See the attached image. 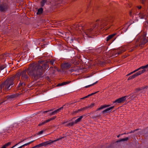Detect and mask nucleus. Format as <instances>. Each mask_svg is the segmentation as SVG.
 <instances>
[{"instance_id": "423d86ee", "label": "nucleus", "mask_w": 148, "mask_h": 148, "mask_svg": "<svg viewBox=\"0 0 148 148\" xmlns=\"http://www.w3.org/2000/svg\"><path fill=\"white\" fill-rule=\"evenodd\" d=\"M96 21H99V25L98 26L100 28H102V27H104L108 23V21L106 20H103L100 21L97 20Z\"/></svg>"}, {"instance_id": "ea45409f", "label": "nucleus", "mask_w": 148, "mask_h": 148, "mask_svg": "<svg viewBox=\"0 0 148 148\" xmlns=\"http://www.w3.org/2000/svg\"><path fill=\"white\" fill-rule=\"evenodd\" d=\"M101 116L100 114H99V115H97L96 116H93L92 117V119H94L95 118H96L97 117H99Z\"/></svg>"}, {"instance_id": "2eb2a0df", "label": "nucleus", "mask_w": 148, "mask_h": 148, "mask_svg": "<svg viewBox=\"0 0 148 148\" xmlns=\"http://www.w3.org/2000/svg\"><path fill=\"white\" fill-rule=\"evenodd\" d=\"M25 81H22L21 80H20V83L17 87V88H19L21 87L23 88L25 86V84L24 82Z\"/></svg>"}, {"instance_id": "4468645a", "label": "nucleus", "mask_w": 148, "mask_h": 148, "mask_svg": "<svg viewBox=\"0 0 148 148\" xmlns=\"http://www.w3.org/2000/svg\"><path fill=\"white\" fill-rule=\"evenodd\" d=\"M8 8V6L6 4H1L0 5V11L4 12Z\"/></svg>"}, {"instance_id": "58836bf2", "label": "nucleus", "mask_w": 148, "mask_h": 148, "mask_svg": "<svg viewBox=\"0 0 148 148\" xmlns=\"http://www.w3.org/2000/svg\"><path fill=\"white\" fill-rule=\"evenodd\" d=\"M34 140H33V141H31L30 142H29L27 143L26 144H25L24 145H23V146L24 147L25 146H27L28 145H29V144H30L31 143H33V142H34Z\"/></svg>"}, {"instance_id": "c756f323", "label": "nucleus", "mask_w": 148, "mask_h": 148, "mask_svg": "<svg viewBox=\"0 0 148 148\" xmlns=\"http://www.w3.org/2000/svg\"><path fill=\"white\" fill-rule=\"evenodd\" d=\"M75 123L74 122H70L69 123H67L65 125L66 126H73L74 124H75Z\"/></svg>"}, {"instance_id": "aec40b11", "label": "nucleus", "mask_w": 148, "mask_h": 148, "mask_svg": "<svg viewBox=\"0 0 148 148\" xmlns=\"http://www.w3.org/2000/svg\"><path fill=\"white\" fill-rule=\"evenodd\" d=\"M134 38V37L131 34L128 35L126 37V40H131V41Z\"/></svg>"}, {"instance_id": "de8ad7c7", "label": "nucleus", "mask_w": 148, "mask_h": 148, "mask_svg": "<svg viewBox=\"0 0 148 148\" xmlns=\"http://www.w3.org/2000/svg\"><path fill=\"white\" fill-rule=\"evenodd\" d=\"M90 96H88V95L87 96H85V97H83V98H81V99H84L85 98H87V97H89Z\"/></svg>"}, {"instance_id": "6e6552de", "label": "nucleus", "mask_w": 148, "mask_h": 148, "mask_svg": "<svg viewBox=\"0 0 148 148\" xmlns=\"http://www.w3.org/2000/svg\"><path fill=\"white\" fill-rule=\"evenodd\" d=\"M5 81L2 83L1 85L0 86V93L1 92V89L2 88H3L4 90H8L11 89V88L10 87H9V88H7L8 86H7L6 85Z\"/></svg>"}, {"instance_id": "9b49d317", "label": "nucleus", "mask_w": 148, "mask_h": 148, "mask_svg": "<svg viewBox=\"0 0 148 148\" xmlns=\"http://www.w3.org/2000/svg\"><path fill=\"white\" fill-rule=\"evenodd\" d=\"M71 64L68 62H65L61 65V66L62 68L66 69H69L71 66Z\"/></svg>"}, {"instance_id": "4c0bfd02", "label": "nucleus", "mask_w": 148, "mask_h": 148, "mask_svg": "<svg viewBox=\"0 0 148 148\" xmlns=\"http://www.w3.org/2000/svg\"><path fill=\"white\" fill-rule=\"evenodd\" d=\"M11 144V143L9 142L7 144H6L5 145L3 146V147H5V148H6V147L10 145Z\"/></svg>"}, {"instance_id": "4be33fe9", "label": "nucleus", "mask_w": 148, "mask_h": 148, "mask_svg": "<svg viewBox=\"0 0 148 148\" xmlns=\"http://www.w3.org/2000/svg\"><path fill=\"white\" fill-rule=\"evenodd\" d=\"M110 106V105H104L103 106H101L100 107L98 108L97 109L96 111L100 110L102 109H103L104 108H106L108 107L109 106Z\"/></svg>"}, {"instance_id": "774afa93", "label": "nucleus", "mask_w": 148, "mask_h": 148, "mask_svg": "<svg viewBox=\"0 0 148 148\" xmlns=\"http://www.w3.org/2000/svg\"><path fill=\"white\" fill-rule=\"evenodd\" d=\"M1 148H5V147H3V146Z\"/></svg>"}, {"instance_id": "4d7b16f0", "label": "nucleus", "mask_w": 148, "mask_h": 148, "mask_svg": "<svg viewBox=\"0 0 148 148\" xmlns=\"http://www.w3.org/2000/svg\"><path fill=\"white\" fill-rule=\"evenodd\" d=\"M78 110V112L79 111H82V108H81L80 109H79Z\"/></svg>"}, {"instance_id": "0eeeda50", "label": "nucleus", "mask_w": 148, "mask_h": 148, "mask_svg": "<svg viewBox=\"0 0 148 148\" xmlns=\"http://www.w3.org/2000/svg\"><path fill=\"white\" fill-rule=\"evenodd\" d=\"M64 137H62L61 138H58L57 139H56V140H50L49 141H46L45 142H44L43 143H42V145H43V146H46L47 145H51L52 143H53V142H55L56 141H58L60 140H61L62 139V138H63Z\"/></svg>"}, {"instance_id": "a211bd4d", "label": "nucleus", "mask_w": 148, "mask_h": 148, "mask_svg": "<svg viewBox=\"0 0 148 148\" xmlns=\"http://www.w3.org/2000/svg\"><path fill=\"white\" fill-rule=\"evenodd\" d=\"M136 14L138 15L140 18L141 19L144 18L145 15V14L142 12H140L139 13Z\"/></svg>"}, {"instance_id": "5fc2aeb1", "label": "nucleus", "mask_w": 148, "mask_h": 148, "mask_svg": "<svg viewBox=\"0 0 148 148\" xmlns=\"http://www.w3.org/2000/svg\"><path fill=\"white\" fill-rule=\"evenodd\" d=\"M129 134V132H127V133H126V132H125L124 134H121V135H123V134Z\"/></svg>"}, {"instance_id": "f257e3e1", "label": "nucleus", "mask_w": 148, "mask_h": 148, "mask_svg": "<svg viewBox=\"0 0 148 148\" xmlns=\"http://www.w3.org/2000/svg\"><path fill=\"white\" fill-rule=\"evenodd\" d=\"M21 80L22 81L28 80V75L34 80H37L42 76L43 71L42 67L39 64L33 63L30 64L27 70L25 69L21 72Z\"/></svg>"}, {"instance_id": "f704fd0d", "label": "nucleus", "mask_w": 148, "mask_h": 148, "mask_svg": "<svg viewBox=\"0 0 148 148\" xmlns=\"http://www.w3.org/2000/svg\"><path fill=\"white\" fill-rule=\"evenodd\" d=\"M56 118V116H53V117H52L51 118H50L49 119H48L47 120V121L48 122L50 121H51V120H53L54 119H55Z\"/></svg>"}, {"instance_id": "79ce46f5", "label": "nucleus", "mask_w": 148, "mask_h": 148, "mask_svg": "<svg viewBox=\"0 0 148 148\" xmlns=\"http://www.w3.org/2000/svg\"><path fill=\"white\" fill-rule=\"evenodd\" d=\"M53 110L52 109H51V110H47V111H44L43 112V113H47L48 112H49V111H52Z\"/></svg>"}, {"instance_id": "13d9d810", "label": "nucleus", "mask_w": 148, "mask_h": 148, "mask_svg": "<svg viewBox=\"0 0 148 148\" xmlns=\"http://www.w3.org/2000/svg\"><path fill=\"white\" fill-rule=\"evenodd\" d=\"M23 147L24 146H23V145L19 147H18V148H21Z\"/></svg>"}, {"instance_id": "c85d7f7f", "label": "nucleus", "mask_w": 148, "mask_h": 148, "mask_svg": "<svg viewBox=\"0 0 148 148\" xmlns=\"http://www.w3.org/2000/svg\"><path fill=\"white\" fill-rule=\"evenodd\" d=\"M128 140V137H126L125 138L121 139L120 140H118L116 141V142H120L122 141H127Z\"/></svg>"}, {"instance_id": "bf43d9fd", "label": "nucleus", "mask_w": 148, "mask_h": 148, "mask_svg": "<svg viewBox=\"0 0 148 148\" xmlns=\"http://www.w3.org/2000/svg\"><path fill=\"white\" fill-rule=\"evenodd\" d=\"M66 82V84H67L71 82L68 81V82Z\"/></svg>"}, {"instance_id": "69168bd1", "label": "nucleus", "mask_w": 148, "mask_h": 148, "mask_svg": "<svg viewBox=\"0 0 148 148\" xmlns=\"http://www.w3.org/2000/svg\"><path fill=\"white\" fill-rule=\"evenodd\" d=\"M130 75V74L129 73L128 74H127V76H128Z\"/></svg>"}, {"instance_id": "20e7f679", "label": "nucleus", "mask_w": 148, "mask_h": 148, "mask_svg": "<svg viewBox=\"0 0 148 148\" xmlns=\"http://www.w3.org/2000/svg\"><path fill=\"white\" fill-rule=\"evenodd\" d=\"M96 27V25H93L92 28L84 27L82 30L84 34H83V36H84L85 35L87 37L89 38L91 37L95 32L94 29Z\"/></svg>"}, {"instance_id": "72a5a7b5", "label": "nucleus", "mask_w": 148, "mask_h": 148, "mask_svg": "<svg viewBox=\"0 0 148 148\" xmlns=\"http://www.w3.org/2000/svg\"><path fill=\"white\" fill-rule=\"evenodd\" d=\"M95 105V104L94 103H93L88 106H87V107H88V108H92Z\"/></svg>"}, {"instance_id": "09e8293b", "label": "nucleus", "mask_w": 148, "mask_h": 148, "mask_svg": "<svg viewBox=\"0 0 148 148\" xmlns=\"http://www.w3.org/2000/svg\"><path fill=\"white\" fill-rule=\"evenodd\" d=\"M137 7L138 9H140L142 8V7L141 6H137Z\"/></svg>"}, {"instance_id": "8fccbe9b", "label": "nucleus", "mask_w": 148, "mask_h": 148, "mask_svg": "<svg viewBox=\"0 0 148 148\" xmlns=\"http://www.w3.org/2000/svg\"><path fill=\"white\" fill-rule=\"evenodd\" d=\"M135 131V130H134L133 131H132L131 132H129V134L131 133H134Z\"/></svg>"}, {"instance_id": "a878e982", "label": "nucleus", "mask_w": 148, "mask_h": 148, "mask_svg": "<svg viewBox=\"0 0 148 148\" xmlns=\"http://www.w3.org/2000/svg\"><path fill=\"white\" fill-rule=\"evenodd\" d=\"M64 106V105L63 106L61 107L60 108L58 109L57 110H56L53 112H53V114L54 115V114H57V113H58L60 110H62V109L63 108V106Z\"/></svg>"}, {"instance_id": "1a4fd4ad", "label": "nucleus", "mask_w": 148, "mask_h": 148, "mask_svg": "<svg viewBox=\"0 0 148 148\" xmlns=\"http://www.w3.org/2000/svg\"><path fill=\"white\" fill-rule=\"evenodd\" d=\"M18 96L17 94H13L7 96L6 98L9 101H12L16 98Z\"/></svg>"}, {"instance_id": "0e129e2a", "label": "nucleus", "mask_w": 148, "mask_h": 148, "mask_svg": "<svg viewBox=\"0 0 148 148\" xmlns=\"http://www.w3.org/2000/svg\"><path fill=\"white\" fill-rule=\"evenodd\" d=\"M121 135V134H119L117 136V137L118 138H119L120 136Z\"/></svg>"}, {"instance_id": "9d476101", "label": "nucleus", "mask_w": 148, "mask_h": 148, "mask_svg": "<svg viewBox=\"0 0 148 148\" xmlns=\"http://www.w3.org/2000/svg\"><path fill=\"white\" fill-rule=\"evenodd\" d=\"M126 96H125L120 98L113 102V103L117 102L118 103H119L123 102L126 100Z\"/></svg>"}, {"instance_id": "a18cd8bd", "label": "nucleus", "mask_w": 148, "mask_h": 148, "mask_svg": "<svg viewBox=\"0 0 148 148\" xmlns=\"http://www.w3.org/2000/svg\"><path fill=\"white\" fill-rule=\"evenodd\" d=\"M82 110H85L86 109H88V107H87V106H86L85 107H84L83 108H82Z\"/></svg>"}, {"instance_id": "cd10ccee", "label": "nucleus", "mask_w": 148, "mask_h": 148, "mask_svg": "<svg viewBox=\"0 0 148 148\" xmlns=\"http://www.w3.org/2000/svg\"><path fill=\"white\" fill-rule=\"evenodd\" d=\"M47 0H42L40 2L41 6L43 7L44 6L45 4L47 2Z\"/></svg>"}, {"instance_id": "680f3d73", "label": "nucleus", "mask_w": 148, "mask_h": 148, "mask_svg": "<svg viewBox=\"0 0 148 148\" xmlns=\"http://www.w3.org/2000/svg\"><path fill=\"white\" fill-rule=\"evenodd\" d=\"M67 122H63V123H62V124H64L65 123H66Z\"/></svg>"}, {"instance_id": "37998d69", "label": "nucleus", "mask_w": 148, "mask_h": 148, "mask_svg": "<svg viewBox=\"0 0 148 148\" xmlns=\"http://www.w3.org/2000/svg\"><path fill=\"white\" fill-rule=\"evenodd\" d=\"M99 91H97V92H94V93H92L91 94H89L88 95V96H91L93 95H94L95 94H96V93H97Z\"/></svg>"}, {"instance_id": "7ed1b4c3", "label": "nucleus", "mask_w": 148, "mask_h": 148, "mask_svg": "<svg viewBox=\"0 0 148 148\" xmlns=\"http://www.w3.org/2000/svg\"><path fill=\"white\" fill-rule=\"evenodd\" d=\"M21 72H18L14 76L10 77V78L7 79L5 81V83L7 86H8L7 88H8L10 87L12 88L14 86V81L16 78L18 80H19L20 77H21Z\"/></svg>"}, {"instance_id": "473e14b6", "label": "nucleus", "mask_w": 148, "mask_h": 148, "mask_svg": "<svg viewBox=\"0 0 148 148\" xmlns=\"http://www.w3.org/2000/svg\"><path fill=\"white\" fill-rule=\"evenodd\" d=\"M66 84V82H64L61 83H60L58 84L57 86H59Z\"/></svg>"}, {"instance_id": "e433bc0d", "label": "nucleus", "mask_w": 148, "mask_h": 148, "mask_svg": "<svg viewBox=\"0 0 148 148\" xmlns=\"http://www.w3.org/2000/svg\"><path fill=\"white\" fill-rule=\"evenodd\" d=\"M97 81L96 82H95L91 84V85H88V86H86L85 87L86 88H88V87H89L92 86H93L94 85H95V84L96 83H97Z\"/></svg>"}, {"instance_id": "5701e85b", "label": "nucleus", "mask_w": 148, "mask_h": 148, "mask_svg": "<svg viewBox=\"0 0 148 148\" xmlns=\"http://www.w3.org/2000/svg\"><path fill=\"white\" fill-rule=\"evenodd\" d=\"M145 68H146V67H145V66H142L141 67L137 69L134 70L133 71L131 72L130 73V75H131V74H133V73L136 72L137 71H138V70H140L141 69H144Z\"/></svg>"}, {"instance_id": "f3484780", "label": "nucleus", "mask_w": 148, "mask_h": 148, "mask_svg": "<svg viewBox=\"0 0 148 148\" xmlns=\"http://www.w3.org/2000/svg\"><path fill=\"white\" fill-rule=\"evenodd\" d=\"M114 106H112L106 110H103L102 112V113L103 114H104L105 113H108V112H111V110L114 108Z\"/></svg>"}, {"instance_id": "b1692460", "label": "nucleus", "mask_w": 148, "mask_h": 148, "mask_svg": "<svg viewBox=\"0 0 148 148\" xmlns=\"http://www.w3.org/2000/svg\"><path fill=\"white\" fill-rule=\"evenodd\" d=\"M145 88V87H141V88H138L135 89V92H134V94H137L140 90L144 89Z\"/></svg>"}, {"instance_id": "49530a36", "label": "nucleus", "mask_w": 148, "mask_h": 148, "mask_svg": "<svg viewBox=\"0 0 148 148\" xmlns=\"http://www.w3.org/2000/svg\"><path fill=\"white\" fill-rule=\"evenodd\" d=\"M43 132V131H41L38 133V134H42Z\"/></svg>"}, {"instance_id": "dca6fc26", "label": "nucleus", "mask_w": 148, "mask_h": 148, "mask_svg": "<svg viewBox=\"0 0 148 148\" xmlns=\"http://www.w3.org/2000/svg\"><path fill=\"white\" fill-rule=\"evenodd\" d=\"M46 63L44 64H43L42 65L43 66H41L42 67V69H43V67L44 68V69H46L47 68V69L49 67V65L48 64V62H47V60L46 61ZM36 63L39 64V65L40 66L39 64L40 63L39 62H38V63ZM42 71H43V74L44 73V72L45 71L43 70V69H42Z\"/></svg>"}, {"instance_id": "7c9ffc66", "label": "nucleus", "mask_w": 148, "mask_h": 148, "mask_svg": "<svg viewBox=\"0 0 148 148\" xmlns=\"http://www.w3.org/2000/svg\"><path fill=\"white\" fill-rule=\"evenodd\" d=\"M6 67V66L5 65L0 66V72L1 71L4 70Z\"/></svg>"}, {"instance_id": "412c9836", "label": "nucleus", "mask_w": 148, "mask_h": 148, "mask_svg": "<svg viewBox=\"0 0 148 148\" xmlns=\"http://www.w3.org/2000/svg\"><path fill=\"white\" fill-rule=\"evenodd\" d=\"M116 33H114L111 35H109L107 38L106 41H109L110 39L112 38L114 36L116 35Z\"/></svg>"}, {"instance_id": "338daca9", "label": "nucleus", "mask_w": 148, "mask_h": 148, "mask_svg": "<svg viewBox=\"0 0 148 148\" xmlns=\"http://www.w3.org/2000/svg\"><path fill=\"white\" fill-rule=\"evenodd\" d=\"M145 23H147V24H148V22H147V21H146L145 22Z\"/></svg>"}, {"instance_id": "ddd939ff", "label": "nucleus", "mask_w": 148, "mask_h": 148, "mask_svg": "<svg viewBox=\"0 0 148 148\" xmlns=\"http://www.w3.org/2000/svg\"><path fill=\"white\" fill-rule=\"evenodd\" d=\"M117 50V54L115 55L114 56H116V55H119L120 54L122 53L125 51L126 50V49L123 47H121L119 48Z\"/></svg>"}, {"instance_id": "c03bdc74", "label": "nucleus", "mask_w": 148, "mask_h": 148, "mask_svg": "<svg viewBox=\"0 0 148 148\" xmlns=\"http://www.w3.org/2000/svg\"><path fill=\"white\" fill-rule=\"evenodd\" d=\"M78 112V110H77V111H74L73 112V114H75Z\"/></svg>"}, {"instance_id": "f03ea898", "label": "nucleus", "mask_w": 148, "mask_h": 148, "mask_svg": "<svg viewBox=\"0 0 148 148\" xmlns=\"http://www.w3.org/2000/svg\"><path fill=\"white\" fill-rule=\"evenodd\" d=\"M146 34L144 33L143 36L138 38L135 43V46L132 48L131 51H132L138 46L140 47H143L148 42V38H146Z\"/></svg>"}, {"instance_id": "bb28decb", "label": "nucleus", "mask_w": 148, "mask_h": 148, "mask_svg": "<svg viewBox=\"0 0 148 148\" xmlns=\"http://www.w3.org/2000/svg\"><path fill=\"white\" fill-rule=\"evenodd\" d=\"M83 116H80V117L78 118L77 119H76L75 121H74L75 123V124L77 123H78L83 118Z\"/></svg>"}, {"instance_id": "052dcab7", "label": "nucleus", "mask_w": 148, "mask_h": 148, "mask_svg": "<svg viewBox=\"0 0 148 148\" xmlns=\"http://www.w3.org/2000/svg\"><path fill=\"white\" fill-rule=\"evenodd\" d=\"M50 115H53V112H52L51 113H50V114H49Z\"/></svg>"}, {"instance_id": "f8f14e48", "label": "nucleus", "mask_w": 148, "mask_h": 148, "mask_svg": "<svg viewBox=\"0 0 148 148\" xmlns=\"http://www.w3.org/2000/svg\"><path fill=\"white\" fill-rule=\"evenodd\" d=\"M84 27V26H80L78 24L74 25L73 26L74 28H75L76 30H78L79 33H80V32H82L81 30L82 29V30Z\"/></svg>"}, {"instance_id": "3c124183", "label": "nucleus", "mask_w": 148, "mask_h": 148, "mask_svg": "<svg viewBox=\"0 0 148 148\" xmlns=\"http://www.w3.org/2000/svg\"><path fill=\"white\" fill-rule=\"evenodd\" d=\"M38 145H39V147L42 146L43 145L42 144V143L40 144H39Z\"/></svg>"}, {"instance_id": "2f4dec72", "label": "nucleus", "mask_w": 148, "mask_h": 148, "mask_svg": "<svg viewBox=\"0 0 148 148\" xmlns=\"http://www.w3.org/2000/svg\"><path fill=\"white\" fill-rule=\"evenodd\" d=\"M54 61V60H52L50 61H49V60H47V61L48 63L49 62L51 64L53 65V64Z\"/></svg>"}, {"instance_id": "6ab92c4d", "label": "nucleus", "mask_w": 148, "mask_h": 148, "mask_svg": "<svg viewBox=\"0 0 148 148\" xmlns=\"http://www.w3.org/2000/svg\"><path fill=\"white\" fill-rule=\"evenodd\" d=\"M105 47H101L97 49L96 51L97 53H99L102 51H104L105 50Z\"/></svg>"}, {"instance_id": "393cba45", "label": "nucleus", "mask_w": 148, "mask_h": 148, "mask_svg": "<svg viewBox=\"0 0 148 148\" xmlns=\"http://www.w3.org/2000/svg\"><path fill=\"white\" fill-rule=\"evenodd\" d=\"M43 11V9L41 8H39L38 10V11L36 13V14L37 15H40L42 13Z\"/></svg>"}, {"instance_id": "603ef678", "label": "nucleus", "mask_w": 148, "mask_h": 148, "mask_svg": "<svg viewBox=\"0 0 148 148\" xmlns=\"http://www.w3.org/2000/svg\"><path fill=\"white\" fill-rule=\"evenodd\" d=\"M37 147H39V145H37L33 147V148H35Z\"/></svg>"}, {"instance_id": "6e6d98bb", "label": "nucleus", "mask_w": 148, "mask_h": 148, "mask_svg": "<svg viewBox=\"0 0 148 148\" xmlns=\"http://www.w3.org/2000/svg\"><path fill=\"white\" fill-rule=\"evenodd\" d=\"M132 11H130V16H132Z\"/></svg>"}, {"instance_id": "e2e57ef3", "label": "nucleus", "mask_w": 148, "mask_h": 148, "mask_svg": "<svg viewBox=\"0 0 148 148\" xmlns=\"http://www.w3.org/2000/svg\"><path fill=\"white\" fill-rule=\"evenodd\" d=\"M145 66L146 68H147L148 67V64L147 65Z\"/></svg>"}, {"instance_id": "864d4df0", "label": "nucleus", "mask_w": 148, "mask_h": 148, "mask_svg": "<svg viewBox=\"0 0 148 148\" xmlns=\"http://www.w3.org/2000/svg\"><path fill=\"white\" fill-rule=\"evenodd\" d=\"M145 0H141V1L143 4H144V2Z\"/></svg>"}, {"instance_id": "c9c22d12", "label": "nucleus", "mask_w": 148, "mask_h": 148, "mask_svg": "<svg viewBox=\"0 0 148 148\" xmlns=\"http://www.w3.org/2000/svg\"><path fill=\"white\" fill-rule=\"evenodd\" d=\"M47 120H46V121H43V122H42V123H40L38 125L39 126H40L42 125H43L45 123H48V122L47 121Z\"/></svg>"}, {"instance_id": "39448f33", "label": "nucleus", "mask_w": 148, "mask_h": 148, "mask_svg": "<svg viewBox=\"0 0 148 148\" xmlns=\"http://www.w3.org/2000/svg\"><path fill=\"white\" fill-rule=\"evenodd\" d=\"M145 71L146 70L145 69H143L142 71H140L138 72L133 75L129 77L128 78L127 80H129L135 78L136 77L145 72Z\"/></svg>"}, {"instance_id": "a19ab883", "label": "nucleus", "mask_w": 148, "mask_h": 148, "mask_svg": "<svg viewBox=\"0 0 148 148\" xmlns=\"http://www.w3.org/2000/svg\"><path fill=\"white\" fill-rule=\"evenodd\" d=\"M138 95H132V96H130V97H131V98H138L137 97V96Z\"/></svg>"}]
</instances>
